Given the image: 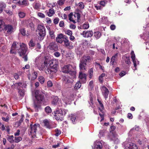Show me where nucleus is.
<instances>
[{
    "mask_svg": "<svg viewBox=\"0 0 149 149\" xmlns=\"http://www.w3.org/2000/svg\"><path fill=\"white\" fill-rule=\"evenodd\" d=\"M37 31L39 36L42 37H44L45 35V28L43 26L38 25Z\"/></svg>",
    "mask_w": 149,
    "mask_h": 149,
    "instance_id": "obj_10",
    "label": "nucleus"
},
{
    "mask_svg": "<svg viewBox=\"0 0 149 149\" xmlns=\"http://www.w3.org/2000/svg\"><path fill=\"white\" fill-rule=\"evenodd\" d=\"M64 37V36H63V35L61 33L58 35L56 38L62 39V38H63Z\"/></svg>",
    "mask_w": 149,
    "mask_h": 149,
    "instance_id": "obj_63",
    "label": "nucleus"
},
{
    "mask_svg": "<svg viewBox=\"0 0 149 149\" xmlns=\"http://www.w3.org/2000/svg\"><path fill=\"white\" fill-rule=\"evenodd\" d=\"M101 89L103 95L106 100L109 93L108 89L104 86H102L101 88Z\"/></svg>",
    "mask_w": 149,
    "mask_h": 149,
    "instance_id": "obj_12",
    "label": "nucleus"
},
{
    "mask_svg": "<svg viewBox=\"0 0 149 149\" xmlns=\"http://www.w3.org/2000/svg\"><path fill=\"white\" fill-rule=\"evenodd\" d=\"M59 21L58 18H56L54 20V23L55 24H57L58 23Z\"/></svg>",
    "mask_w": 149,
    "mask_h": 149,
    "instance_id": "obj_64",
    "label": "nucleus"
},
{
    "mask_svg": "<svg viewBox=\"0 0 149 149\" xmlns=\"http://www.w3.org/2000/svg\"><path fill=\"white\" fill-rule=\"evenodd\" d=\"M68 111L64 109H57L56 111L54 112V118L57 120H60L62 121L63 120V118L66 113Z\"/></svg>",
    "mask_w": 149,
    "mask_h": 149,
    "instance_id": "obj_3",
    "label": "nucleus"
},
{
    "mask_svg": "<svg viewBox=\"0 0 149 149\" xmlns=\"http://www.w3.org/2000/svg\"><path fill=\"white\" fill-rule=\"evenodd\" d=\"M58 100V97L57 96H55L52 101V104L54 105L56 104Z\"/></svg>",
    "mask_w": 149,
    "mask_h": 149,
    "instance_id": "obj_30",
    "label": "nucleus"
},
{
    "mask_svg": "<svg viewBox=\"0 0 149 149\" xmlns=\"http://www.w3.org/2000/svg\"><path fill=\"white\" fill-rule=\"evenodd\" d=\"M35 97L37 102H34V107L36 111H38L40 107V103L44 99V94L42 91L37 90L35 92Z\"/></svg>",
    "mask_w": 149,
    "mask_h": 149,
    "instance_id": "obj_2",
    "label": "nucleus"
},
{
    "mask_svg": "<svg viewBox=\"0 0 149 149\" xmlns=\"http://www.w3.org/2000/svg\"><path fill=\"white\" fill-rule=\"evenodd\" d=\"M26 50L27 48L25 44L14 42L12 46L10 52L11 53H15L18 52L19 55L22 56L26 53Z\"/></svg>",
    "mask_w": 149,
    "mask_h": 149,
    "instance_id": "obj_1",
    "label": "nucleus"
},
{
    "mask_svg": "<svg viewBox=\"0 0 149 149\" xmlns=\"http://www.w3.org/2000/svg\"><path fill=\"white\" fill-rule=\"evenodd\" d=\"M65 46L69 49H72L73 47L70 44V42H68L64 43Z\"/></svg>",
    "mask_w": 149,
    "mask_h": 149,
    "instance_id": "obj_34",
    "label": "nucleus"
},
{
    "mask_svg": "<svg viewBox=\"0 0 149 149\" xmlns=\"http://www.w3.org/2000/svg\"><path fill=\"white\" fill-rule=\"evenodd\" d=\"M47 84L48 87H50L52 86L53 84L51 81H47Z\"/></svg>",
    "mask_w": 149,
    "mask_h": 149,
    "instance_id": "obj_56",
    "label": "nucleus"
},
{
    "mask_svg": "<svg viewBox=\"0 0 149 149\" xmlns=\"http://www.w3.org/2000/svg\"><path fill=\"white\" fill-rule=\"evenodd\" d=\"M93 32L92 31H84L83 32L82 35L84 37L88 38L92 36Z\"/></svg>",
    "mask_w": 149,
    "mask_h": 149,
    "instance_id": "obj_18",
    "label": "nucleus"
},
{
    "mask_svg": "<svg viewBox=\"0 0 149 149\" xmlns=\"http://www.w3.org/2000/svg\"><path fill=\"white\" fill-rule=\"evenodd\" d=\"M91 59V57L89 56H87L82 57L80 61L79 68L80 70H86V63L87 61Z\"/></svg>",
    "mask_w": 149,
    "mask_h": 149,
    "instance_id": "obj_6",
    "label": "nucleus"
},
{
    "mask_svg": "<svg viewBox=\"0 0 149 149\" xmlns=\"http://www.w3.org/2000/svg\"><path fill=\"white\" fill-rule=\"evenodd\" d=\"M29 45L30 47H31V48L34 46L35 44L33 42L32 40H30L29 43Z\"/></svg>",
    "mask_w": 149,
    "mask_h": 149,
    "instance_id": "obj_47",
    "label": "nucleus"
},
{
    "mask_svg": "<svg viewBox=\"0 0 149 149\" xmlns=\"http://www.w3.org/2000/svg\"><path fill=\"white\" fill-rule=\"evenodd\" d=\"M6 4L3 2H0V7L2 8H5L6 7Z\"/></svg>",
    "mask_w": 149,
    "mask_h": 149,
    "instance_id": "obj_54",
    "label": "nucleus"
},
{
    "mask_svg": "<svg viewBox=\"0 0 149 149\" xmlns=\"http://www.w3.org/2000/svg\"><path fill=\"white\" fill-rule=\"evenodd\" d=\"M26 53L24 54L22 56V58L24 59V61H26L28 60V57L26 55H25Z\"/></svg>",
    "mask_w": 149,
    "mask_h": 149,
    "instance_id": "obj_58",
    "label": "nucleus"
},
{
    "mask_svg": "<svg viewBox=\"0 0 149 149\" xmlns=\"http://www.w3.org/2000/svg\"><path fill=\"white\" fill-rule=\"evenodd\" d=\"M94 36L96 39H98L101 36V33L99 32H95L94 33Z\"/></svg>",
    "mask_w": 149,
    "mask_h": 149,
    "instance_id": "obj_32",
    "label": "nucleus"
},
{
    "mask_svg": "<svg viewBox=\"0 0 149 149\" xmlns=\"http://www.w3.org/2000/svg\"><path fill=\"white\" fill-rule=\"evenodd\" d=\"M118 55V54L116 53L115 55L113 56L111 58L110 63L111 65L114 66L115 65V63H116L115 61V59L117 57Z\"/></svg>",
    "mask_w": 149,
    "mask_h": 149,
    "instance_id": "obj_20",
    "label": "nucleus"
},
{
    "mask_svg": "<svg viewBox=\"0 0 149 149\" xmlns=\"http://www.w3.org/2000/svg\"><path fill=\"white\" fill-rule=\"evenodd\" d=\"M72 76V78H74L76 77V72L75 71L71 70L70 72L68 73Z\"/></svg>",
    "mask_w": 149,
    "mask_h": 149,
    "instance_id": "obj_31",
    "label": "nucleus"
},
{
    "mask_svg": "<svg viewBox=\"0 0 149 149\" xmlns=\"http://www.w3.org/2000/svg\"><path fill=\"white\" fill-rule=\"evenodd\" d=\"M65 0H58L57 1L58 4L59 5H62L64 3Z\"/></svg>",
    "mask_w": 149,
    "mask_h": 149,
    "instance_id": "obj_50",
    "label": "nucleus"
},
{
    "mask_svg": "<svg viewBox=\"0 0 149 149\" xmlns=\"http://www.w3.org/2000/svg\"><path fill=\"white\" fill-rule=\"evenodd\" d=\"M104 109V107L102 103L99 104V110L102 112V113H99V115L100 116L101 120L100 122L103 120L104 119V114L103 113V111Z\"/></svg>",
    "mask_w": 149,
    "mask_h": 149,
    "instance_id": "obj_16",
    "label": "nucleus"
},
{
    "mask_svg": "<svg viewBox=\"0 0 149 149\" xmlns=\"http://www.w3.org/2000/svg\"><path fill=\"white\" fill-rule=\"evenodd\" d=\"M65 32L66 34L70 36L72 35V31L69 30L65 31Z\"/></svg>",
    "mask_w": 149,
    "mask_h": 149,
    "instance_id": "obj_41",
    "label": "nucleus"
},
{
    "mask_svg": "<svg viewBox=\"0 0 149 149\" xmlns=\"http://www.w3.org/2000/svg\"><path fill=\"white\" fill-rule=\"evenodd\" d=\"M110 28L112 30H114L116 28V26L114 24H111L110 26Z\"/></svg>",
    "mask_w": 149,
    "mask_h": 149,
    "instance_id": "obj_59",
    "label": "nucleus"
},
{
    "mask_svg": "<svg viewBox=\"0 0 149 149\" xmlns=\"http://www.w3.org/2000/svg\"><path fill=\"white\" fill-rule=\"evenodd\" d=\"M94 147L95 149H101L102 144L100 141H96L94 144Z\"/></svg>",
    "mask_w": 149,
    "mask_h": 149,
    "instance_id": "obj_23",
    "label": "nucleus"
},
{
    "mask_svg": "<svg viewBox=\"0 0 149 149\" xmlns=\"http://www.w3.org/2000/svg\"><path fill=\"white\" fill-rule=\"evenodd\" d=\"M107 1H101L100 2V5L104 6L107 3Z\"/></svg>",
    "mask_w": 149,
    "mask_h": 149,
    "instance_id": "obj_51",
    "label": "nucleus"
},
{
    "mask_svg": "<svg viewBox=\"0 0 149 149\" xmlns=\"http://www.w3.org/2000/svg\"><path fill=\"white\" fill-rule=\"evenodd\" d=\"M142 38L145 40H146L147 39L148 36L147 35L146 33L143 34V36H142Z\"/></svg>",
    "mask_w": 149,
    "mask_h": 149,
    "instance_id": "obj_62",
    "label": "nucleus"
},
{
    "mask_svg": "<svg viewBox=\"0 0 149 149\" xmlns=\"http://www.w3.org/2000/svg\"><path fill=\"white\" fill-rule=\"evenodd\" d=\"M24 84L23 85L22 83H15L11 86V88L13 89H19L21 87H24L25 88L26 85H25L23 86Z\"/></svg>",
    "mask_w": 149,
    "mask_h": 149,
    "instance_id": "obj_15",
    "label": "nucleus"
},
{
    "mask_svg": "<svg viewBox=\"0 0 149 149\" xmlns=\"http://www.w3.org/2000/svg\"><path fill=\"white\" fill-rule=\"evenodd\" d=\"M4 27L5 29L7 30V32L8 33L10 34L13 31V28L12 26L10 25H4V26L2 29H3Z\"/></svg>",
    "mask_w": 149,
    "mask_h": 149,
    "instance_id": "obj_17",
    "label": "nucleus"
},
{
    "mask_svg": "<svg viewBox=\"0 0 149 149\" xmlns=\"http://www.w3.org/2000/svg\"><path fill=\"white\" fill-rule=\"evenodd\" d=\"M63 40V41L64 42V43L67 42H68L69 41L68 37L65 36H64Z\"/></svg>",
    "mask_w": 149,
    "mask_h": 149,
    "instance_id": "obj_53",
    "label": "nucleus"
},
{
    "mask_svg": "<svg viewBox=\"0 0 149 149\" xmlns=\"http://www.w3.org/2000/svg\"><path fill=\"white\" fill-rule=\"evenodd\" d=\"M0 128L2 131L6 130V128L4 125L1 123H0Z\"/></svg>",
    "mask_w": 149,
    "mask_h": 149,
    "instance_id": "obj_52",
    "label": "nucleus"
},
{
    "mask_svg": "<svg viewBox=\"0 0 149 149\" xmlns=\"http://www.w3.org/2000/svg\"><path fill=\"white\" fill-rule=\"evenodd\" d=\"M55 132L56 133L55 135L56 136H58L61 134V131L57 129L55 130Z\"/></svg>",
    "mask_w": 149,
    "mask_h": 149,
    "instance_id": "obj_45",
    "label": "nucleus"
},
{
    "mask_svg": "<svg viewBox=\"0 0 149 149\" xmlns=\"http://www.w3.org/2000/svg\"><path fill=\"white\" fill-rule=\"evenodd\" d=\"M86 75L81 72H80L79 73V78L80 79V81L83 83H84L86 81Z\"/></svg>",
    "mask_w": 149,
    "mask_h": 149,
    "instance_id": "obj_14",
    "label": "nucleus"
},
{
    "mask_svg": "<svg viewBox=\"0 0 149 149\" xmlns=\"http://www.w3.org/2000/svg\"><path fill=\"white\" fill-rule=\"evenodd\" d=\"M125 62L128 65H130L131 63L130 60V58L129 57L125 56Z\"/></svg>",
    "mask_w": 149,
    "mask_h": 149,
    "instance_id": "obj_40",
    "label": "nucleus"
},
{
    "mask_svg": "<svg viewBox=\"0 0 149 149\" xmlns=\"http://www.w3.org/2000/svg\"><path fill=\"white\" fill-rule=\"evenodd\" d=\"M45 110L47 113H51L52 111V109L49 106H47L45 108Z\"/></svg>",
    "mask_w": 149,
    "mask_h": 149,
    "instance_id": "obj_39",
    "label": "nucleus"
},
{
    "mask_svg": "<svg viewBox=\"0 0 149 149\" xmlns=\"http://www.w3.org/2000/svg\"><path fill=\"white\" fill-rule=\"evenodd\" d=\"M18 5L23 7L28 6L29 4L26 2V0H19Z\"/></svg>",
    "mask_w": 149,
    "mask_h": 149,
    "instance_id": "obj_24",
    "label": "nucleus"
},
{
    "mask_svg": "<svg viewBox=\"0 0 149 149\" xmlns=\"http://www.w3.org/2000/svg\"><path fill=\"white\" fill-rule=\"evenodd\" d=\"M131 58L134 63V67L135 68V70L136 69L137 65L139 64V62L135 58V54L134 52L132 51L131 52Z\"/></svg>",
    "mask_w": 149,
    "mask_h": 149,
    "instance_id": "obj_13",
    "label": "nucleus"
},
{
    "mask_svg": "<svg viewBox=\"0 0 149 149\" xmlns=\"http://www.w3.org/2000/svg\"><path fill=\"white\" fill-rule=\"evenodd\" d=\"M81 86V84L80 81L77 82L75 84L74 88L75 90H78L79 89Z\"/></svg>",
    "mask_w": 149,
    "mask_h": 149,
    "instance_id": "obj_26",
    "label": "nucleus"
},
{
    "mask_svg": "<svg viewBox=\"0 0 149 149\" xmlns=\"http://www.w3.org/2000/svg\"><path fill=\"white\" fill-rule=\"evenodd\" d=\"M40 125L38 124H31L30 128L29 129V134L32 138L36 136L38 129L39 128Z\"/></svg>",
    "mask_w": 149,
    "mask_h": 149,
    "instance_id": "obj_4",
    "label": "nucleus"
},
{
    "mask_svg": "<svg viewBox=\"0 0 149 149\" xmlns=\"http://www.w3.org/2000/svg\"><path fill=\"white\" fill-rule=\"evenodd\" d=\"M123 145L125 149H138L136 144L131 142L126 141L123 143Z\"/></svg>",
    "mask_w": 149,
    "mask_h": 149,
    "instance_id": "obj_9",
    "label": "nucleus"
},
{
    "mask_svg": "<svg viewBox=\"0 0 149 149\" xmlns=\"http://www.w3.org/2000/svg\"><path fill=\"white\" fill-rule=\"evenodd\" d=\"M112 139L114 141L115 143L117 144L119 142V140L117 138V134L113 135Z\"/></svg>",
    "mask_w": 149,
    "mask_h": 149,
    "instance_id": "obj_25",
    "label": "nucleus"
},
{
    "mask_svg": "<svg viewBox=\"0 0 149 149\" xmlns=\"http://www.w3.org/2000/svg\"><path fill=\"white\" fill-rule=\"evenodd\" d=\"M49 66L51 69H47L49 73H50L52 72H56L58 65V62L55 60H53L50 61L49 63Z\"/></svg>",
    "mask_w": 149,
    "mask_h": 149,
    "instance_id": "obj_5",
    "label": "nucleus"
},
{
    "mask_svg": "<svg viewBox=\"0 0 149 149\" xmlns=\"http://www.w3.org/2000/svg\"><path fill=\"white\" fill-rule=\"evenodd\" d=\"M55 13L54 9L51 8L49 10V12H47V14L49 17L52 16Z\"/></svg>",
    "mask_w": 149,
    "mask_h": 149,
    "instance_id": "obj_27",
    "label": "nucleus"
},
{
    "mask_svg": "<svg viewBox=\"0 0 149 149\" xmlns=\"http://www.w3.org/2000/svg\"><path fill=\"white\" fill-rule=\"evenodd\" d=\"M22 138L21 137H15L14 142L15 143H18L22 140Z\"/></svg>",
    "mask_w": 149,
    "mask_h": 149,
    "instance_id": "obj_38",
    "label": "nucleus"
},
{
    "mask_svg": "<svg viewBox=\"0 0 149 149\" xmlns=\"http://www.w3.org/2000/svg\"><path fill=\"white\" fill-rule=\"evenodd\" d=\"M62 80L63 82L65 84H69L71 83V82L70 79L67 76H63Z\"/></svg>",
    "mask_w": 149,
    "mask_h": 149,
    "instance_id": "obj_22",
    "label": "nucleus"
},
{
    "mask_svg": "<svg viewBox=\"0 0 149 149\" xmlns=\"http://www.w3.org/2000/svg\"><path fill=\"white\" fill-rule=\"evenodd\" d=\"M100 19L102 21V22L104 24H107L108 22L107 18V17H103Z\"/></svg>",
    "mask_w": 149,
    "mask_h": 149,
    "instance_id": "obj_33",
    "label": "nucleus"
},
{
    "mask_svg": "<svg viewBox=\"0 0 149 149\" xmlns=\"http://www.w3.org/2000/svg\"><path fill=\"white\" fill-rule=\"evenodd\" d=\"M76 117L75 115L71 114L68 117V119L70 120L72 122V123L74 124L76 123V122L77 121Z\"/></svg>",
    "mask_w": 149,
    "mask_h": 149,
    "instance_id": "obj_21",
    "label": "nucleus"
},
{
    "mask_svg": "<svg viewBox=\"0 0 149 149\" xmlns=\"http://www.w3.org/2000/svg\"><path fill=\"white\" fill-rule=\"evenodd\" d=\"M4 26V22L1 19L0 20V31L2 29Z\"/></svg>",
    "mask_w": 149,
    "mask_h": 149,
    "instance_id": "obj_42",
    "label": "nucleus"
},
{
    "mask_svg": "<svg viewBox=\"0 0 149 149\" xmlns=\"http://www.w3.org/2000/svg\"><path fill=\"white\" fill-rule=\"evenodd\" d=\"M49 34L50 37L52 38H55V36L54 33V32L53 31L49 30Z\"/></svg>",
    "mask_w": 149,
    "mask_h": 149,
    "instance_id": "obj_37",
    "label": "nucleus"
},
{
    "mask_svg": "<svg viewBox=\"0 0 149 149\" xmlns=\"http://www.w3.org/2000/svg\"><path fill=\"white\" fill-rule=\"evenodd\" d=\"M89 25L88 23H85L83 25V28L84 29H87L89 28Z\"/></svg>",
    "mask_w": 149,
    "mask_h": 149,
    "instance_id": "obj_44",
    "label": "nucleus"
},
{
    "mask_svg": "<svg viewBox=\"0 0 149 149\" xmlns=\"http://www.w3.org/2000/svg\"><path fill=\"white\" fill-rule=\"evenodd\" d=\"M39 81L41 84H43L45 81L44 78L42 76H40L39 77Z\"/></svg>",
    "mask_w": 149,
    "mask_h": 149,
    "instance_id": "obj_36",
    "label": "nucleus"
},
{
    "mask_svg": "<svg viewBox=\"0 0 149 149\" xmlns=\"http://www.w3.org/2000/svg\"><path fill=\"white\" fill-rule=\"evenodd\" d=\"M19 94L22 96H23L24 95V91L20 89L19 90L18 92Z\"/></svg>",
    "mask_w": 149,
    "mask_h": 149,
    "instance_id": "obj_49",
    "label": "nucleus"
},
{
    "mask_svg": "<svg viewBox=\"0 0 149 149\" xmlns=\"http://www.w3.org/2000/svg\"><path fill=\"white\" fill-rule=\"evenodd\" d=\"M20 32L24 36L25 35L26 31L23 29H22L20 30Z\"/></svg>",
    "mask_w": 149,
    "mask_h": 149,
    "instance_id": "obj_61",
    "label": "nucleus"
},
{
    "mask_svg": "<svg viewBox=\"0 0 149 149\" xmlns=\"http://www.w3.org/2000/svg\"><path fill=\"white\" fill-rule=\"evenodd\" d=\"M72 68V66L71 65H65L62 68L61 71L64 73H68L70 72Z\"/></svg>",
    "mask_w": 149,
    "mask_h": 149,
    "instance_id": "obj_11",
    "label": "nucleus"
},
{
    "mask_svg": "<svg viewBox=\"0 0 149 149\" xmlns=\"http://www.w3.org/2000/svg\"><path fill=\"white\" fill-rule=\"evenodd\" d=\"M78 5L79 8L81 9H83L84 7V6L83 3L81 2L79 3H78Z\"/></svg>",
    "mask_w": 149,
    "mask_h": 149,
    "instance_id": "obj_43",
    "label": "nucleus"
},
{
    "mask_svg": "<svg viewBox=\"0 0 149 149\" xmlns=\"http://www.w3.org/2000/svg\"><path fill=\"white\" fill-rule=\"evenodd\" d=\"M2 119L3 120L6 122H8L9 120V117L8 116H7L5 118L3 117L2 118Z\"/></svg>",
    "mask_w": 149,
    "mask_h": 149,
    "instance_id": "obj_55",
    "label": "nucleus"
},
{
    "mask_svg": "<svg viewBox=\"0 0 149 149\" xmlns=\"http://www.w3.org/2000/svg\"><path fill=\"white\" fill-rule=\"evenodd\" d=\"M69 19L70 21L74 23H76V21H78L80 18V15L79 13H75L73 14V13H71L68 15Z\"/></svg>",
    "mask_w": 149,
    "mask_h": 149,
    "instance_id": "obj_8",
    "label": "nucleus"
},
{
    "mask_svg": "<svg viewBox=\"0 0 149 149\" xmlns=\"http://www.w3.org/2000/svg\"><path fill=\"white\" fill-rule=\"evenodd\" d=\"M18 15L20 18H22L24 17L26 15V14L24 12L19 11L18 13Z\"/></svg>",
    "mask_w": 149,
    "mask_h": 149,
    "instance_id": "obj_28",
    "label": "nucleus"
},
{
    "mask_svg": "<svg viewBox=\"0 0 149 149\" xmlns=\"http://www.w3.org/2000/svg\"><path fill=\"white\" fill-rule=\"evenodd\" d=\"M33 75V77L32 78V79L34 80L36 78V77H37V73L36 72L34 71Z\"/></svg>",
    "mask_w": 149,
    "mask_h": 149,
    "instance_id": "obj_48",
    "label": "nucleus"
},
{
    "mask_svg": "<svg viewBox=\"0 0 149 149\" xmlns=\"http://www.w3.org/2000/svg\"><path fill=\"white\" fill-rule=\"evenodd\" d=\"M93 69L91 68V69L89 70V77L90 78H91L92 76H93Z\"/></svg>",
    "mask_w": 149,
    "mask_h": 149,
    "instance_id": "obj_46",
    "label": "nucleus"
},
{
    "mask_svg": "<svg viewBox=\"0 0 149 149\" xmlns=\"http://www.w3.org/2000/svg\"><path fill=\"white\" fill-rule=\"evenodd\" d=\"M56 40L57 42H59L60 43H61L63 42V40H62V39H61L59 38H56Z\"/></svg>",
    "mask_w": 149,
    "mask_h": 149,
    "instance_id": "obj_60",
    "label": "nucleus"
},
{
    "mask_svg": "<svg viewBox=\"0 0 149 149\" xmlns=\"http://www.w3.org/2000/svg\"><path fill=\"white\" fill-rule=\"evenodd\" d=\"M45 126L47 128L49 129H52L53 128L55 127L56 126V125L55 123L50 120L47 119H45L43 121Z\"/></svg>",
    "mask_w": 149,
    "mask_h": 149,
    "instance_id": "obj_7",
    "label": "nucleus"
},
{
    "mask_svg": "<svg viewBox=\"0 0 149 149\" xmlns=\"http://www.w3.org/2000/svg\"><path fill=\"white\" fill-rule=\"evenodd\" d=\"M38 15L39 17L42 18H44L45 17V15L43 13H38Z\"/></svg>",
    "mask_w": 149,
    "mask_h": 149,
    "instance_id": "obj_57",
    "label": "nucleus"
},
{
    "mask_svg": "<svg viewBox=\"0 0 149 149\" xmlns=\"http://www.w3.org/2000/svg\"><path fill=\"white\" fill-rule=\"evenodd\" d=\"M40 7L41 5L39 3H36L33 7L35 9L38 10L40 8Z\"/></svg>",
    "mask_w": 149,
    "mask_h": 149,
    "instance_id": "obj_35",
    "label": "nucleus"
},
{
    "mask_svg": "<svg viewBox=\"0 0 149 149\" xmlns=\"http://www.w3.org/2000/svg\"><path fill=\"white\" fill-rule=\"evenodd\" d=\"M51 50L56 51L58 49L57 46L56 44L54 42L51 43L48 47Z\"/></svg>",
    "mask_w": 149,
    "mask_h": 149,
    "instance_id": "obj_19",
    "label": "nucleus"
},
{
    "mask_svg": "<svg viewBox=\"0 0 149 149\" xmlns=\"http://www.w3.org/2000/svg\"><path fill=\"white\" fill-rule=\"evenodd\" d=\"M8 137H7L8 140L10 143H12L14 142V140L13 139V136L11 135L10 136H8Z\"/></svg>",
    "mask_w": 149,
    "mask_h": 149,
    "instance_id": "obj_29",
    "label": "nucleus"
}]
</instances>
